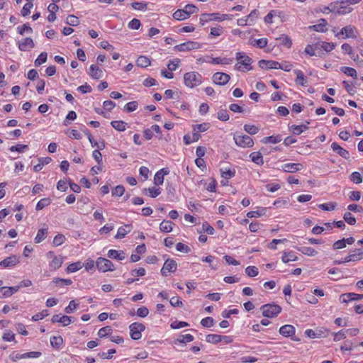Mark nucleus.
Masks as SVG:
<instances>
[{"label": "nucleus", "mask_w": 363, "mask_h": 363, "mask_svg": "<svg viewBox=\"0 0 363 363\" xmlns=\"http://www.w3.org/2000/svg\"><path fill=\"white\" fill-rule=\"evenodd\" d=\"M309 123H310L309 121H306V124H303V125H291L289 126V129L291 132H292L293 134L298 135L301 133H302L303 132H304L305 130L308 129V125Z\"/></svg>", "instance_id": "17"}, {"label": "nucleus", "mask_w": 363, "mask_h": 363, "mask_svg": "<svg viewBox=\"0 0 363 363\" xmlns=\"http://www.w3.org/2000/svg\"><path fill=\"white\" fill-rule=\"evenodd\" d=\"M89 75L95 79H99L102 77V70L95 65H91L89 67Z\"/></svg>", "instance_id": "23"}, {"label": "nucleus", "mask_w": 363, "mask_h": 363, "mask_svg": "<svg viewBox=\"0 0 363 363\" xmlns=\"http://www.w3.org/2000/svg\"><path fill=\"white\" fill-rule=\"evenodd\" d=\"M236 60L238 63L235 65V69L238 71L245 72L252 69L251 64L252 59L243 52L236 53Z\"/></svg>", "instance_id": "1"}, {"label": "nucleus", "mask_w": 363, "mask_h": 363, "mask_svg": "<svg viewBox=\"0 0 363 363\" xmlns=\"http://www.w3.org/2000/svg\"><path fill=\"white\" fill-rule=\"evenodd\" d=\"M125 192V188L122 185L116 186L112 191V196H121Z\"/></svg>", "instance_id": "61"}, {"label": "nucleus", "mask_w": 363, "mask_h": 363, "mask_svg": "<svg viewBox=\"0 0 363 363\" xmlns=\"http://www.w3.org/2000/svg\"><path fill=\"white\" fill-rule=\"evenodd\" d=\"M245 272L250 277H256L259 273L258 269L255 266L247 267L245 269Z\"/></svg>", "instance_id": "58"}, {"label": "nucleus", "mask_w": 363, "mask_h": 363, "mask_svg": "<svg viewBox=\"0 0 363 363\" xmlns=\"http://www.w3.org/2000/svg\"><path fill=\"white\" fill-rule=\"evenodd\" d=\"M181 61L178 58H175L172 60H169V62L167 64V68L169 71H175L179 66Z\"/></svg>", "instance_id": "48"}, {"label": "nucleus", "mask_w": 363, "mask_h": 363, "mask_svg": "<svg viewBox=\"0 0 363 363\" xmlns=\"http://www.w3.org/2000/svg\"><path fill=\"white\" fill-rule=\"evenodd\" d=\"M356 29L354 26H347L341 29L340 33L335 35L336 37H339L340 35H345L346 38H356Z\"/></svg>", "instance_id": "11"}, {"label": "nucleus", "mask_w": 363, "mask_h": 363, "mask_svg": "<svg viewBox=\"0 0 363 363\" xmlns=\"http://www.w3.org/2000/svg\"><path fill=\"white\" fill-rule=\"evenodd\" d=\"M111 125L118 131H124L126 129V123L123 121H113Z\"/></svg>", "instance_id": "39"}, {"label": "nucleus", "mask_w": 363, "mask_h": 363, "mask_svg": "<svg viewBox=\"0 0 363 363\" xmlns=\"http://www.w3.org/2000/svg\"><path fill=\"white\" fill-rule=\"evenodd\" d=\"M303 168V165L300 163H286L282 165L281 169L286 172H296Z\"/></svg>", "instance_id": "14"}, {"label": "nucleus", "mask_w": 363, "mask_h": 363, "mask_svg": "<svg viewBox=\"0 0 363 363\" xmlns=\"http://www.w3.org/2000/svg\"><path fill=\"white\" fill-rule=\"evenodd\" d=\"M63 343L61 336H52L50 337V344L55 348H59Z\"/></svg>", "instance_id": "42"}, {"label": "nucleus", "mask_w": 363, "mask_h": 363, "mask_svg": "<svg viewBox=\"0 0 363 363\" xmlns=\"http://www.w3.org/2000/svg\"><path fill=\"white\" fill-rule=\"evenodd\" d=\"M201 48L199 43L195 41H187L174 47V50L179 52L190 51L193 50H198Z\"/></svg>", "instance_id": "6"}, {"label": "nucleus", "mask_w": 363, "mask_h": 363, "mask_svg": "<svg viewBox=\"0 0 363 363\" xmlns=\"http://www.w3.org/2000/svg\"><path fill=\"white\" fill-rule=\"evenodd\" d=\"M111 331H112L111 327L106 326V327L101 328L99 330L98 335L100 337H105L108 336L109 334H111Z\"/></svg>", "instance_id": "56"}, {"label": "nucleus", "mask_w": 363, "mask_h": 363, "mask_svg": "<svg viewBox=\"0 0 363 363\" xmlns=\"http://www.w3.org/2000/svg\"><path fill=\"white\" fill-rule=\"evenodd\" d=\"M129 329L131 338L138 340L141 338V333L145 330V326L143 323H133L130 325Z\"/></svg>", "instance_id": "5"}, {"label": "nucleus", "mask_w": 363, "mask_h": 363, "mask_svg": "<svg viewBox=\"0 0 363 363\" xmlns=\"http://www.w3.org/2000/svg\"><path fill=\"white\" fill-rule=\"evenodd\" d=\"M363 298V294H357L355 293H346L340 296V300L342 303H347L351 301H358Z\"/></svg>", "instance_id": "12"}, {"label": "nucleus", "mask_w": 363, "mask_h": 363, "mask_svg": "<svg viewBox=\"0 0 363 363\" xmlns=\"http://www.w3.org/2000/svg\"><path fill=\"white\" fill-rule=\"evenodd\" d=\"M363 259V252L360 249H355L348 256L345 257L346 261L357 262Z\"/></svg>", "instance_id": "15"}, {"label": "nucleus", "mask_w": 363, "mask_h": 363, "mask_svg": "<svg viewBox=\"0 0 363 363\" xmlns=\"http://www.w3.org/2000/svg\"><path fill=\"white\" fill-rule=\"evenodd\" d=\"M83 267V264L82 262H74V263H72L70 264L67 268V272L68 273H70V272H75L79 269H81Z\"/></svg>", "instance_id": "45"}, {"label": "nucleus", "mask_w": 363, "mask_h": 363, "mask_svg": "<svg viewBox=\"0 0 363 363\" xmlns=\"http://www.w3.org/2000/svg\"><path fill=\"white\" fill-rule=\"evenodd\" d=\"M48 234V228L39 229L35 238V243H40L44 240Z\"/></svg>", "instance_id": "31"}, {"label": "nucleus", "mask_w": 363, "mask_h": 363, "mask_svg": "<svg viewBox=\"0 0 363 363\" xmlns=\"http://www.w3.org/2000/svg\"><path fill=\"white\" fill-rule=\"evenodd\" d=\"M250 157L251 160L258 165H262L264 164L263 157L261 153L258 152H254L250 154Z\"/></svg>", "instance_id": "36"}, {"label": "nucleus", "mask_w": 363, "mask_h": 363, "mask_svg": "<svg viewBox=\"0 0 363 363\" xmlns=\"http://www.w3.org/2000/svg\"><path fill=\"white\" fill-rule=\"evenodd\" d=\"M320 44H315V45H308L305 48V52L310 56H314V54L315 52V50H318L319 49Z\"/></svg>", "instance_id": "47"}, {"label": "nucleus", "mask_w": 363, "mask_h": 363, "mask_svg": "<svg viewBox=\"0 0 363 363\" xmlns=\"http://www.w3.org/2000/svg\"><path fill=\"white\" fill-rule=\"evenodd\" d=\"M19 263V257L16 255L8 257L0 262V266L4 268L13 267Z\"/></svg>", "instance_id": "10"}, {"label": "nucleus", "mask_w": 363, "mask_h": 363, "mask_svg": "<svg viewBox=\"0 0 363 363\" xmlns=\"http://www.w3.org/2000/svg\"><path fill=\"white\" fill-rule=\"evenodd\" d=\"M173 224L174 223L170 220H164L160 224V230L164 233H169L173 229V228H172Z\"/></svg>", "instance_id": "30"}, {"label": "nucleus", "mask_w": 363, "mask_h": 363, "mask_svg": "<svg viewBox=\"0 0 363 363\" xmlns=\"http://www.w3.org/2000/svg\"><path fill=\"white\" fill-rule=\"evenodd\" d=\"M230 79V75L224 72H216L212 77L213 83L220 86L226 84Z\"/></svg>", "instance_id": "8"}, {"label": "nucleus", "mask_w": 363, "mask_h": 363, "mask_svg": "<svg viewBox=\"0 0 363 363\" xmlns=\"http://www.w3.org/2000/svg\"><path fill=\"white\" fill-rule=\"evenodd\" d=\"M342 84L347 91L350 95H354L356 93V87L353 84H349V82L347 81H343Z\"/></svg>", "instance_id": "63"}, {"label": "nucleus", "mask_w": 363, "mask_h": 363, "mask_svg": "<svg viewBox=\"0 0 363 363\" xmlns=\"http://www.w3.org/2000/svg\"><path fill=\"white\" fill-rule=\"evenodd\" d=\"M209 128V123H203L201 124H197L194 125L193 130L194 131L199 132H204L207 130Z\"/></svg>", "instance_id": "57"}, {"label": "nucleus", "mask_w": 363, "mask_h": 363, "mask_svg": "<svg viewBox=\"0 0 363 363\" xmlns=\"http://www.w3.org/2000/svg\"><path fill=\"white\" fill-rule=\"evenodd\" d=\"M244 130L250 135H255L259 131V128L254 125L245 124L244 125Z\"/></svg>", "instance_id": "52"}, {"label": "nucleus", "mask_w": 363, "mask_h": 363, "mask_svg": "<svg viewBox=\"0 0 363 363\" xmlns=\"http://www.w3.org/2000/svg\"><path fill=\"white\" fill-rule=\"evenodd\" d=\"M220 174L223 179L228 180L235 175V169L230 168H221Z\"/></svg>", "instance_id": "29"}, {"label": "nucleus", "mask_w": 363, "mask_h": 363, "mask_svg": "<svg viewBox=\"0 0 363 363\" xmlns=\"http://www.w3.org/2000/svg\"><path fill=\"white\" fill-rule=\"evenodd\" d=\"M194 340V336L191 334L179 335L178 337L173 341L174 345L179 343H186Z\"/></svg>", "instance_id": "27"}, {"label": "nucleus", "mask_w": 363, "mask_h": 363, "mask_svg": "<svg viewBox=\"0 0 363 363\" xmlns=\"http://www.w3.org/2000/svg\"><path fill=\"white\" fill-rule=\"evenodd\" d=\"M298 257L295 255L292 251H284L283 252L281 260L284 263H288L291 261H296Z\"/></svg>", "instance_id": "28"}, {"label": "nucleus", "mask_w": 363, "mask_h": 363, "mask_svg": "<svg viewBox=\"0 0 363 363\" xmlns=\"http://www.w3.org/2000/svg\"><path fill=\"white\" fill-rule=\"evenodd\" d=\"M297 250L307 256L313 257L318 254V252L311 247H300Z\"/></svg>", "instance_id": "34"}, {"label": "nucleus", "mask_w": 363, "mask_h": 363, "mask_svg": "<svg viewBox=\"0 0 363 363\" xmlns=\"http://www.w3.org/2000/svg\"><path fill=\"white\" fill-rule=\"evenodd\" d=\"M184 84L186 86L193 88L202 83V76L196 72H189L184 75Z\"/></svg>", "instance_id": "2"}, {"label": "nucleus", "mask_w": 363, "mask_h": 363, "mask_svg": "<svg viewBox=\"0 0 363 363\" xmlns=\"http://www.w3.org/2000/svg\"><path fill=\"white\" fill-rule=\"evenodd\" d=\"M65 241V237L62 234H57L53 239V245L55 246H60L63 244Z\"/></svg>", "instance_id": "59"}, {"label": "nucleus", "mask_w": 363, "mask_h": 363, "mask_svg": "<svg viewBox=\"0 0 363 363\" xmlns=\"http://www.w3.org/2000/svg\"><path fill=\"white\" fill-rule=\"evenodd\" d=\"M277 40L280 41L281 45L287 48H290L292 45V40L288 35H282L277 38Z\"/></svg>", "instance_id": "37"}, {"label": "nucleus", "mask_w": 363, "mask_h": 363, "mask_svg": "<svg viewBox=\"0 0 363 363\" xmlns=\"http://www.w3.org/2000/svg\"><path fill=\"white\" fill-rule=\"evenodd\" d=\"M206 340L209 343L217 344L221 342V335L217 334H209L206 336Z\"/></svg>", "instance_id": "40"}, {"label": "nucleus", "mask_w": 363, "mask_h": 363, "mask_svg": "<svg viewBox=\"0 0 363 363\" xmlns=\"http://www.w3.org/2000/svg\"><path fill=\"white\" fill-rule=\"evenodd\" d=\"M18 48L21 51H26L34 48L35 44L30 38H26L18 43Z\"/></svg>", "instance_id": "13"}, {"label": "nucleus", "mask_w": 363, "mask_h": 363, "mask_svg": "<svg viewBox=\"0 0 363 363\" xmlns=\"http://www.w3.org/2000/svg\"><path fill=\"white\" fill-rule=\"evenodd\" d=\"M294 73L296 75V78L295 80L296 83L301 86H305L307 82V79L306 77L303 74V72L299 69H296L294 70Z\"/></svg>", "instance_id": "32"}, {"label": "nucleus", "mask_w": 363, "mask_h": 363, "mask_svg": "<svg viewBox=\"0 0 363 363\" xmlns=\"http://www.w3.org/2000/svg\"><path fill=\"white\" fill-rule=\"evenodd\" d=\"M217 118L222 121H227L229 120V115L227 110L221 109L217 113Z\"/></svg>", "instance_id": "64"}, {"label": "nucleus", "mask_w": 363, "mask_h": 363, "mask_svg": "<svg viewBox=\"0 0 363 363\" xmlns=\"http://www.w3.org/2000/svg\"><path fill=\"white\" fill-rule=\"evenodd\" d=\"M131 6L135 10L145 11L147 7V3L146 2H133Z\"/></svg>", "instance_id": "49"}, {"label": "nucleus", "mask_w": 363, "mask_h": 363, "mask_svg": "<svg viewBox=\"0 0 363 363\" xmlns=\"http://www.w3.org/2000/svg\"><path fill=\"white\" fill-rule=\"evenodd\" d=\"M173 18L177 21H182L189 18L187 13L184 9H178L173 13Z\"/></svg>", "instance_id": "35"}, {"label": "nucleus", "mask_w": 363, "mask_h": 363, "mask_svg": "<svg viewBox=\"0 0 363 363\" xmlns=\"http://www.w3.org/2000/svg\"><path fill=\"white\" fill-rule=\"evenodd\" d=\"M136 65L138 67L145 68L150 65V60L145 56H140L136 60Z\"/></svg>", "instance_id": "38"}, {"label": "nucleus", "mask_w": 363, "mask_h": 363, "mask_svg": "<svg viewBox=\"0 0 363 363\" xmlns=\"http://www.w3.org/2000/svg\"><path fill=\"white\" fill-rule=\"evenodd\" d=\"M343 218L346 223L351 225H353L356 223L355 218L350 212H346L343 216Z\"/></svg>", "instance_id": "54"}, {"label": "nucleus", "mask_w": 363, "mask_h": 363, "mask_svg": "<svg viewBox=\"0 0 363 363\" xmlns=\"http://www.w3.org/2000/svg\"><path fill=\"white\" fill-rule=\"evenodd\" d=\"M258 65L262 69H278L279 62L274 60H261L258 62Z\"/></svg>", "instance_id": "19"}, {"label": "nucleus", "mask_w": 363, "mask_h": 363, "mask_svg": "<svg viewBox=\"0 0 363 363\" xmlns=\"http://www.w3.org/2000/svg\"><path fill=\"white\" fill-rule=\"evenodd\" d=\"M52 323H60L64 326H67L72 323V317L68 315L60 316V315H54L51 320Z\"/></svg>", "instance_id": "16"}, {"label": "nucleus", "mask_w": 363, "mask_h": 363, "mask_svg": "<svg viewBox=\"0 0 363 363\" xmlns=\"http://www.w3.org/2000/svg\"><path fill=\"white\" fill-rule=\"evenodd\" d=\"M340 70L345 74L354 79L357 77V73L355 69L349 67H342Z\"/></svg>", "instance_id": "44"}, {"label": "nucleus", "mask_w": 363, "mask_h": 363, "mask_svg": "<svg viewBox=\"0 0 363 363\" xmlns=\"http://www.w3.org/2000/svg\"><path fill=\"white\" fill-rule=\"evenodd\" d=\"M332 150L337 153L343 158L348 159L350 157V153L347 150L340 146L337 143H333L331 144Z\"/></svg>", "instance_id": "20"}, {"label": "nucleus", "mask_w": 363, "mask_h": 363, "mask_svg": "<svg viewBox=\"0 0 363 363\" xmlns=\"http://www.w3.org/2000/svg\"><path fill=\"white\" fill-rule=\"evenodd\" d=\"M233 139L236 145L241 147H250L254 145L253 140L250 136L240 133H235Z\"/></svg>", "instance_id": "4"}, {"label": "nucleus", "mask_w": 363, "mask_h": 363, "mask_svg": "<svg viewBox=\"0 0 363 363\" xmlns=\"http://www.w3.org/2000/svg\"><path fill=\"white\" fill-rule=\"evenodd\" d=\"M320 44L321 48L327 52L332 51L336 47V44L334 43L320 42Z\"/></svg>", "instance_id": "46"}, {"label": "nucleus", "mask_w": 363, "mask_h": 363, "mask_svg": "<svg viewBox=\"0 0 363 363\" xmlns=\"http://www.w3.org/2000/svg\"><path fill=\"white\" fill-rule=\"evenodd\" d=\"M214 320L211 317H206L203 318L201 321V324L204 328H211L214 325Z\"/></svg>", "instance_id": "55"}, {"label": "nucleus", "mask_w": 363, "mask_h": 363, "mask_svg": "<svg viewBox=\"0 0 363 363\" xmlns=\"http://www.w3.org/2000/svg\"><path fill=\"white\" fill-rule=\"evenodd\" d=\"M66 23L72 26H77L79 23V20L74 15H69L67 17Z\"/></svg>", "instance_id": "51"}, {"label": "nucleus", "mask_w": 363, "mask_h": 363, "mask_svg": "<svg viewBox=\"0 0 363 363\" xmlns=\"http://www.w3.org/2000/svg\"><path fill=\"white\" fill-rule=\"evenodd\" d=\"M33 4L32 2H28L27 4H26L21 10V15L23 16H27L28 15H29L30 13V9L33 8Z\"/></svg>", "instance_id": "62"}, {"label": "nucleus", "mask_w": 363, "mask_h": 363, "mask_svg": "<svg viewBox=\"0 0 363 363\" xmlns=\"http://www.w3.org/2000/svg\"><path fill=\"white\" fill-rule=\"evenodd\" d=\"M233 62V58H226V57H213L211 61H208L209 63L213 65H230Z\"/></svg>", "instance_id": "25"}, {"label": "nucleus", "mask_w": 363, "mask_h": 363, "mask_svg": "<svg viewBox=\"0 0 363 363\" xmlns=\"http://www.w3.org/2000/svg\"><path fill=\"white\" fill-rule=\"evenodd\" d=\"M295 328L291 325H285L280 328L279 333L284 337H291L295 334Z\"/></svg>", "instance_id": "21"}, {"label": "nucleus", "mask_w": 363, "mask_h": 363, "mask_svg": "<svg viewBox=\"0 0 363 363\" xmlns=\"http://www.w3.org/2000/svg\"><path fill=\"white\" fill-rule=\"evenodd\" d=\"M63 259L62 257L54 256L51 262L50 263V267L55 270L61 267Z\"/></svg>", "instance_id": "33"}, {"label": "nucleus", "mask_w": 363, "mask_h": 363, "mask_svg": "<svg viewBox=\"0 0 363 363\" xmlns=\"http://www.w3.org/2000/svg\"><path fill=\"white\" fill-rule=\"evenodd\" d=\"M177 264L174 259H167L165 261V262L161 269V274L162 276L166 277V276H167L168 272H175L177 269Z\"/></svg>", "instance_id": "9"}, {"label": "nucleus", "mask_w": 363, "mask_h": 363, "mask_svg": "<svg viewBox=\"0 0 363 363\" xmlns=\"http://www.w3.org/2000/svg\"><path fill=\"white\" fill-rule=\"evenodd\" d=\"M52 282L62 286L71 285L72 284V281L71 279L61 278H55Z\"/></svg>", "instance_id": "50"}, {"label": "nucleus", "mask_w": 363, "mask_h": 363, "mask_svg": "<svg viewBox=\"0 0 363 363\" xmlns=\"http://www.w3.org/2000/svg\"><path fill=\"white\" fill-rule=\"evenodd\" d=\"M169 171L167 169H162L158 171L154 177V182L155 185H162L164 182V177L168 174Z\"/></svg>", "instance_id": "22"}, {"label": "nucleus", "mask_w": 363, "mask_h": 363, "mask_svg": "<svg viewBox=\"0 0 363 363\" xmlns=\"http://www.w3.org/2000/svg\"><path fill=\"white\" fill-rule=\"evenodd\" d=\"M132 230V225L127 224L124 226L120 227L118 229V232L115 238L116 239H120L124 238L128 233H130Z\"/></svg>", "instance_id": "24"}, {"label": "nucleus", "mask_w": 363, "mask_h": 363, "mask_svg": "<svg viewBox=\"0 0 363 363\" xmlns=\"http://www.w3.org/2000/svg\"><path fill=\"white\" fill-rule=\"evenodd\" d=\"M48 54L45 52H41L38 57L35 60V65L38 67L41 65L43 63L45 62L47 60Z\"/></svg>", "instance_id": "53"}, {"label": "nucleus", "mask_w": 363, "mask_h": 363, "mask_svg": "<svg viewBox=\"0 0 363 363\" xmlns=\"http://www.w3.org/2000/svg\"><path fill=\"white\" fill-rule=\"evenodd\" d=\"M293 68V65L287 61H284L281 63L279 62L278 69H282L285 72H289Z\"/></svg>", "instance_id": "60"}, {"label": "nucleus", "mask_w": 363, "mask_h": 363, "mask_svg": "<svg viewBox=\"0 0 363 363\" xmlns=\"http://www.w3.org/2000/svg\"><path fill=\"white\" fill-rule=\"evenodd\" d=\"M281 140L282 139L280 135H275V136L272 135V136H268V137L264 138L262 140V142L264 143H272V144H276V143L281 142Z\"/></svg>", "instance_id": "43"}, {"label": "nucleus", "mask_w": 363, "mask_h": 363, "mask_svg": "<svg viewBox=\"0 0 363 363\" xmlns=\"http://www.w3.org/2000/svg\"><path fill=\"white\" fill-rule=\"evenodd\" d=\"M108 257L111 259L123 260L125 259V253L123 250H110L108 252Z\"/></svg>", "instance_id": "26"}, {"label": "nucleus", "mask_w": 363, "mask_h": 363, "mask_svg": "<svg viewBox=\"0 0 363 363\" xmlns=\"http://www.w3.org/2000/svg\"><path fill=\"white\" fill-rule=\"evenodd\" d=\"M96 264L97 269L102 272L113 271L114 269L112 262L104 257H99L96 262Z\"/></svg>", "instance_id": "7"}, {"label": "nucleus", "mask_w": 363, "mask_h": 363, "mask_svg": "<svg viewBox=\"0 0 363 363\" xmlns=\"http://www.w3.org/2000/svg\"><path fill=\"white\" fill-rule=\"evenodd\" d=\"M51 203V199L49 198H44L40 199L36 205V211H40L45 207L49 206Z\"/></svg>", "instance_id": "41"}, {"label": "nucleus", "mask_w": 363, "mask_h": 363, "mask_svg": "<svg viewBox=\"0 0 363 363\" xmlns=\"http://www.w3.org/2000/svg\"><path fill=\"white\" fill-rule=\"evenodd\" d=\"M262 315L267 318L277 317L281 311V308L275 303H268L261 307Z\"/></svg>", "instance_id": "3"}, {"label": "nucleus", "mask_w": 363, "mask_h": 363, "mask_svg": "<svg viewBox=\"0 0 363 363\" xmlns=\"http://www.w3.org/2000/svg\"><path fill=\"white\" fill-rule=\"evenodd\" d=\"M327 24L328 23L325 19L320 18L318 24L308 26V29L317 32L325 33L327 30L325 28Z\"/></svg>", "instance_id": "18"}]
</instances>
